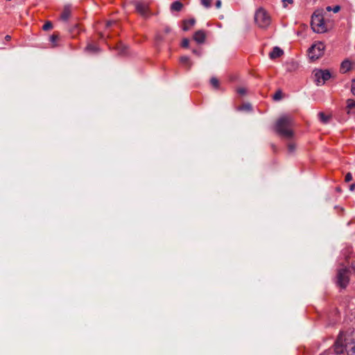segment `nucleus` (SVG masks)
I'll return each mask as SVG.
<instances>
[{"label": "nucleus", "mask_w": 355, "mask_h": 355, "mask_svg": "<svg viewBox=\"0 0 355 355\" xmlns=\"http://www.w3.org/2000/svg\"><path fill=\"white\" fill-rule=\"evenodd\" d=\"M352 180V175L351 173H347L345 175V180L346 182H349Z\"/></svg>", "instance_id": "obj_28"}, {"label": "nucleus", "mask_w": 355, "mask_h": 355, "mask_svg": "<svg viewBox=\"0 0 355 355\" xmlns=\"http://www.w3.org/2000/svg\"><path fill=\"white\" fill-rule=\"evenodd\" d=\"M53 28V24L48 21H46L44 25H43V27H42V29L44 31H49L51 30V28Z\"/></svg>", "instance_id": "obj_22"}, {"label": "nucleus", "mask_w": 355, "mask_h": 355, "mask_svg": "<svg viewBox=\"0 0 355 355\" xmlns=\"http://www.w3.org/2000/svg\"><path fill=\"white\" fill-rule=\"evenodd\" d=\"M201 4L206 8H209L211 5V0H200Z\"/></svg>", "instance_id": "obj_23"}, {"label": "nucleus", "mask_w": 355, "mask_h": 355, "mask_svg": "<svg viewBox=\"0 0 355 355\" xmlns=\"http://www.w3.org/2000/svg\"><path fill=\"white\" fill-rule=\"evenodd\" d=\"M340 10V7L339 6H336L332 8V11L335 13L338 12Z\"/></svg>", "instance_id": "obj_31"}, {"label": "nucleus", "mask_w": 355, "mask_h": 355, "mask_svg": "<svg viewBox=\"0 0 355 355\" xmlns=\"http://www.w3.org/2000/svg\"><path fill=\"white\" fill-rule=\"evenodd\" d=\"M325 46L322 42L313 44L308 50L309 57L312 60H316L321 58L324 51Z\"/></svg>", "instance_id": "obj_5"}, {"label": "nucleus", "mask_w": 355, "mask_h": 355, "mask_svg": "<svg viewBox=\"0 0 355 355\" xmlns=\"http://www.w3.org/2000/svg\"><path fill=\"white\" fill-rule=\"evenodd\" d=\"M222 3L220 0H217L216 2V7L217 8H220L221 7Z\"/></svg>", "instance_id": "obj_33"}, {"label": "nucleus", "mask_w": 355, "mask_h": 355, "mask_svg": "<svg viewBox=\"0 0 355 355\" xmlns=\"http://www.w3.org/2000/svg\"><path fill=\"white\" fill-rule=\"evenodd\" d=\"M283 6L284 8L287 6V3L292 4L293 3V0H282Z\"/></svg>", "instance_id": "obj_30"}, {"label": "nucleus", "mask_w": 355, "mask_h": 355, "mask_svg": "<svg viewBox=\"0 0 355 355\" xmlns=\"http://www.w3.org/2000/svg\"><path fill=\"white\" fill-rule=\"evenodd\" d=\"M351 67H352V62L348 60H345L343 61L340 64V70L343 73H345V72L349 71L351 69Z\"/></svg>", "instance_id": "obj_13"}, {"label": "nucleus", "mask_w": 355, "mask_h": 355, "mask_svg": "<svg viewBox=\"0 0 355 355\" xmlns=\"http://www.w3.org/2000/svg\"><path fill=\"white\" fill-rule=\"evenodd\" d=\"M171 28L170 27H168V26H166V27L164 28V33H165L166 34H168V33H171Z\"/></svg>", "instance_id": "obj_34"}, {"label": "nucleus", "mask_w": 355, "mask_h": 355, "mask_svg": "<svg viewBox=\"0 0 355 355\" xmlns=\"http://www.w3.org/2000/svg\"><path fill=\"white\" fill-rule=\"evenodd\" d=\"M206 38L205 32L202 30L196 31L193 35V40L198 44H202Z\"/></svg>", "instance_id": "obj_10"}, {"label": "nucleus", "mask_w": 355, "mask_h": 355, "mask_svg": "<svg viewBox=\"0 0 355 355\" xmlns=\"http://www.w3.org/2000/svg\"><path fill=\"white\" fill-rule=\"evenodd\" d=\"M135 5L137 12H139L144 17H148V7L146 4L142 2L137 1L135 2Z\"/></svg>", "instance_id": "obj_8"}, {"label": "nucleus", "mask_w": 355, "mask_h": 355, "mask_svg": "<svg viewBox=\"0 0 355 355\" xmlns=\"http://www.w3.org/2000/svg\"><path fill=\"white\" fill-rule=\"evenodd\" d=\"M210 84L216 89H218L219 87V81L215 77H212L210 79Z\"/></svg>", "instance_id": "obj_19"}, {"label": "nucleus", "mask_w": 355, "mask_h": 355, "mask_svg": "<svg viewBox=\"0 0 355 355\" xmlns=\"http://www.w3.org/2000/svg\"><path fill=\"white\" fill-rule=\"evenodd\" d=\"M180 61L182 64L186 66L187 70H190L192 66V62L188 56H182L180 58Z\"/></svg>", "instance_id": "obj_14"}, {"label": "nucleus", "mask_w": 355, "mask_h": 355, "mask_svg": "<svg viewBox=\"0 0 355 355\" xmlns=\"http://www.w3.org/2000/svg\"><path fill=\"white\" fill-rule=\"evenodd\" d=\"M125 46H123L122 44H120L118 46H117V49H119V53L120 54H124L125 53Z\"/></svg>", "instance_id": "obj_27"}, {"label": "nucleus", "mask_w": 355, "mask_h": 355, "mask_svg": "<svg viewBox=\"0 0 355 355\" xmlns=\"http://www.w3.org/2000/svg\"><path fill=\"white\" fill-rule=\"evenodd\" d=\"M192 52H193V53H194L195 55H197L198 56H200L201 55L200 51L199 50H197V49H193Z\"/></svg>", "instance_id": "obj_36"}, {"label": "nucleus", "mask_w": 355, "mask_h": 355, "mask_svg": "<svg viewBox=\"0 0 355 355\" xmlns=\"http://www.w3.org/2000/svg\"><path fill=\"white\" fill-rule=\"evenodd\" d=\"M255 22L261 28H266L270 24V17L262 8H259L254 15Z\"/></svg>", "instance_id": "obj_4"}, {"label": "nucleus", "mask_w": 355, "mask_h": 355, "mask_svg": "<svg viewBox=\"0 0 355 355\" xmlns=\"http://www.w3.org/2000/svg\"><path fill=\"white\" fill-rule=\"evenodd\" d=\"M355 189V184H352L350 186H349V190L350 191H354Z\"/></svg>", "instance_id": "obj_38"}, {"label": "nucleus", "mask_w": 355, "mask_h": 355, "mask_svg": "<svg viewBox=\"0 0 355 355\" xmlns=\"http://www.w3.org/2000/svg\"><path fill=\"white\" fill-rule=\"evenodd\" d=\"M271 147L274 151L276 150V146L275 144H271Z\"/></svg>", "instance_id": "obj_40"}, {"label": "nucleus", "mask_w": 355, "mask_h": 355, "mask_svg": "<svg viewBox=\"0 0 355 355\" xmlns=\"http://www.w3.org/2000/svg\"><path fill=\"white\" fill-rule=\"evenodd\" d=\"M336 190L338 192H340L341 191V189L340 187H336Z\"/></svg>", "instance_id": "obj_42"}, {"label": "nucleus", "mask_w": 355, "mask_h": 355, "mask_svg": "<svg viewBox=\"0 0 355 355\" xmlns=\"http://www.w3.org/2000/svg\"><path fill=\"white\" fill-rule=\"evenodd\" d=\"M351 91L352 94L355 96V80H353Z\"/></svg>", "instance_id": "obj_32"}, {"label": "nucleus", "mask_w": 355, "mask_h": 355, "mask_svg": "<svg viewBox=\"0 0 355 355\" xmlns=\"http://www.w3.org/2000/svg\"><path fill=\"white\" fill-rule=\"evenodd\" d=\"M318 116L321 122L323 123H327L331 118L329 115H326L323 112H319Z\"/></svg>", "instance_id": "obj_16"}, {"label": "nucleus", "mask_w": 355, "mask_h": 355, "mask_svg": "<svg viewBox=\"0 0 355 355\" xmlns=\"http://www.w3.org/2000/svg\"><path fill=\"white\" fill-rule=\"evenodd\" d=\"M163 40H164V37H163L161 35L157 34V35H156V40H157V41H160V42H161V41H162Z\"/></svg>", "instance_id": "obj_35"}, {"label": "nucleus", "mask_w": 355, "mask_h": 355, "mask_svg": "<svg viewBox=\"0 0 355 355\" xmlns=\"http://www.w3.org/2000/svg\"><path fill=\"white\" fill-rule=\"evenodd\" d=\"M189 45V40L187 38H184L182 41L181 46L183 48H188Z\"/></svg>", "instance_id": "obj_26"}, {"label": "nucleus", "mask_w": 355, "mask_h": 355, "mask_svg": "<svg viewBox=\"0 0 355 355\" xmlns=\"http://www.w3.org/2000/svg\"><path fill=\"white\" fill-rule=\"evenodd\" d=\"M182 8H183V4L179 1H175L173 2L171 5V10L172 11L179 12L182 10Z\"/></svg>", "instance_id": "obj_15"}, {"label": "nucleus", "mask_w": 355, "mask_h": 355, "mask_svg": "<svg viewBox=\"0 0 355 355\" xmlns=\"http://www.w3.org/2000/svg\"><path fill=\"white\" fill-rule=\"evenodd\" d=\"M311 28L315 33H322L327 31L322 12L316 10L311 17Z\"/></svg>", "instance_id": "obj_3"}, {"label": "nucleus", "mask_w": 355, "mask_h": 355, "mask_svg": "<svg viewBox=\"0 0 355 355\" xmlns=\"http://www.w3.org/2000/svg\"><path fill=\"white\" fill-rule=\"evenodd\" d=\"M5 40L6 41H10L11 40V36L10 35H7L6 37H5Z\"/></svg>", "instance_id": "obj_39"}, {"label": "nucleus", "mask_w": 355, "mask_h": 355, "mask_svg": "<svg viewBox=\"0 0 355 355\" xmlns=\"http://www.w3.org/2000/svg\"><path fill=\"white\" fill-rule=\"evenodd\" d=\"M115 24H116V22L114 21H109L107 22L106 26L107 27H110L112 25Z\"/></svg>", "instance_id": "obj_37"}, {"label": "nucleus", "mask_w": 355, "mask_h": 355, "mask_svg": "<svg viewBox=\"0 0 355 355\" xmlns=\"http://www.w3.org/2000/svg\"><path fill=\"white\" fill-rule=\"evenodd\" d=\"M313 74L315 81L318 85H324L331 77V74L328 69H315Z\"/></svg>", "instance_id": "obj_6"}, {"label": "nucleus", "mask_w": 355, "mask_h": 355, "mask_svg": "<svg viewBox=\"0 0 355 355\" xmlns=\"http://www.w3.org/2000/svg\"><path fill=\"white\" fill-rule=\"evenodd\" d=\"M334 352L336 354L346 352L347 355H355V331L348 329L340 332L334 344Z\"/></svg>", "instance_id": "obj_1"}, {"label": "nucleus", "mask_w": 355, "mask_h": 355, "mask_svg": "<svg viewBox=\"0 0 355 355\" xmlns=\"http://www.w3.org/2000/svg\"><path fill=\"white\" fill-rule=\"evenodd\" d=\"M239 110L250 111V110H252V106L250 103L243 104L239 107Z\"/></svg>", "instance_id": "obj_24"}, {"label": "nucleus", "mask_w": 355, "mask_h": 355, "mask_svg": "<svg viewBox=\"0 0 355 355\" xmlns=\"http://www.w3.org/2000/svg\"><path fill=\"white\" fill-rule=\"evenodd\" d=\"M86 50L92 53H96L98 51V48L96 46L89 44L87 46Z\"/></svg>", "instance_id": "obj_18"}, {"label": "nucleus", "mask_w": 355, "mask_h": 355, "mask_svg": "<svg viewBox=\"0 0 355 355\" xmlns=\"http://www.w3.org/2000/svg\"><path fill=\"white\" fill-rule=\"evenodd\" d=\"M196 23V20L193 18L189 19H185L183 21V27L182 29L184 31H187L189 30L191 27H192Z\"/></svg>", "instance_id": "obj_12"}, {"label": "nucleus", "mask_w": 355, "mask_h": 355, "mask_svg": "<svg viewBox=\"0 0 355 355\" xmlns=\"http://www.w3.org/2000/svg\"><path fill=\"white\" fill-rule=\"evenodd\" d=\"M296 148L295 144L293 143H290L288 145V150L289 153H292L295 151Z\"/></svg>", "instance_id": "obj_25"}, {"label": "nucleus", "mask_w": 355, "mask_h": 355, "mask_svg": "<svg viewBox=\"0 0 355 355\" xmlns=\"http://www.w3.org/2000/svg\"><path fill=\"white\" fill-rule=\"evenodd\" d=\"M355 108V101L353 99H348L347 101V109H348L347 114L350 113V110Z\"/></svg>", "instance_id": "obj_17"}, {"label": "nucleus", "mask_w": 355, "mask_h": 355, "mask_svg": "<svg viewBox=\"0 0 355 355\" xmlns=\"http://www.w3.org/2000/svg\"><path fill=\"white\" fill-rule=\"evenodd\" d=\"M348 274L349 270L347 268H340L338 270L336 283L340 287L343 288L347 287L349 280Z\"/></svg>", "instance_id": "obj_7"}, {"label": "nucleus", "mask_w": 355, "mask_h": 355, "mask_svg": "<svg viewBox=\"0 0 355 355\" xmlns=\"http://www.w3.org/2000/svg\"><path fill=\"white\" fill-rule=\"evenodd\" d=\"M282 98V92L281 90H278L275 92L273 96V99L275 101H279Z\"/></svg>", "instance_id": "obj_21"}, {"label": "nucleus", "mask_w": 355, "mask_h": 355, "mask_svg": "<svg viewBox=\"0 0 355 355\" xmlns=\"http://www.w3.org/2000/svg\"><path fill=\"white\" fill-rule=\"evenodd\" d=\"M50 41L52 43V46H57V41L58 40V35L57 34H53L51 37H50Z\"/></svg>", "instance_id": "obj_20"}, {"label": "nucleus", "mask_w": 355, "mask_h": 355, "mask_svg": "<svg viewBox=\"0 0 355 355\" xmlns=\"http://www.w3.org/2000/svg\"><path fill=\"white\" fill-rule=\"evenodd\" d=\"M71 5H65L64 6V8H63V10L60 15V19L64 21H67L70 16H71Z\"/></svg>", "instance_id": "obj_9"}, {"label": "nucleus", "mask_w": 355, "mask_h": 355, "mask_svg": "<svg viewBox=\"0 0 355 355\" xmlns=\"http://www.w3.org/2000/svg\"><path fill=\"white\" fill-rule=\"evenodd\" d=\"M237 92L241 95H244L246 93V90L243 87L239 88Z\"/></svg>", "instance_id": "obj_29"}, {"label": "nucleus", "mask_w": 355, "mask_h": 355, "mask_svg": "<svg viewBox=\"0 0 355 355\" xmlns=\"http://www.w3.org/2000/svg\"><path fill=\"white\" fill-rule=\"evenodd\" d=\"M326 9H327V11L332 10V8L331 6H327Z\"/></svg>", "instance_id": "obj_41"}, {"label": "nucleus", "mask_w": 355, "mask_h": 355, "mask_svg": "<svg viewBox=\"0 0 355 355\" xmlns=\"http://www.w3.org/2000/svg\"><path fill=\"white\" fill-rule=\"evenodd\" d=\"M284 54V51L278 46H275L272 49V51L269 53V57L270 59L274 60L275 58H279Z\"/></svg>", "instance_id": "obj_11"}, {"label": "nucleus", "mask_w": 355, "mask_h": 355, "mask_svg": "<svg viewBox=\"0 0 355 355\" xmlns=\"http://www.w3.org/2000/svg\"><path fill=\"white\" fill-rule=\"evenodd\" d=\"M293 125V118L288 115H284L277 120L275 130L280 136L286 139H291L294 135L291 129Z\"/></svg>", "instance_id": "obj_2"}]
</instances>
